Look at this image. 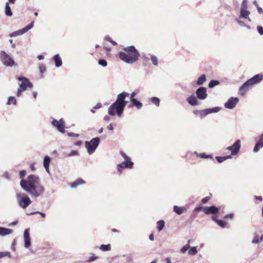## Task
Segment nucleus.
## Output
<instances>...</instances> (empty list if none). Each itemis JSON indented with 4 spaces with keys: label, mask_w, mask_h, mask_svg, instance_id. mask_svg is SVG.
Segmentation results:
<instances>
[{
    "label": "nucleus",
    "mask_w": 263,
    "mask_h": 263,
    "mask_svg": "<svg viewBox=\"0 0 263 263\" xmlns=\"http://www.w3.org/2000/svg\"><path fill=\"white\" fill-rule=\"evenodd\" d=\"M204 208H205V206H198L195 209L194 211H198V212L202 211L204 213Z\"/></svg>",
    "instance_id": "8fccbe9b"
},
{
    "label": "nucleus",
    "mask_w": 263,
    "mask_h": 263,
    "mask_svg": "<svg viewBox=\"0 0 263 263\" xmlns=\"http://www.w3.org/2000/svg\"><path fill=\"white\" fill-rule=\"evenodd\" d=\"M187 101L192 106H196L198 105V101L196 98L193 95L188 97Z\"/></svg>",
    "instance_id": "412c9836"
},
{
    "label": "nucleus",
    "mask_w": 263,
    "mask_h": 263,
    "mask_svg": "<svg viewBox=\"0 0 263 263\" xmlns=\"http://www.w3.org/2000/svg\"><path fill=\"white\" fill-rule=\"evenodd\" d=\"M190 246L189 245H186L183 246L180 250V251L182 253H185L187 249H189Z\"/></svg>",
    "instance_id": "49530a36"
},
{
    "label": "nucleus",
    "mask_w": 263,
    "mask_h": 263,
    "mask_svg": "<svg viewBox=\"0 0 263 263\" xmlns=\"http://www.w3.org/2000/svg\"><path fill=\"white\" fill-rule=\"evenodd\" d=\"M24 246L28 248L31 246V240L29 234V229H27L24 232Z\"/></svg>",
    "instance_id": "2eb2a0df"
},
{
    "label": "nucleus",
    "mask_w": 263,
    "mask_h": 263,
    "mask_svg": "<svg viewBox=\"0 0 263 263\" xmlns=\"http://www.w3.org/2000/svg\"><path fill=\"white\" fill-rule=\"evenodd\" d=\"M263 80V74H257L255 75L254 77L249 79L248 81L250 83L251 86L255 84H257Z\"/></svg>",
    "instance_id": "4468645a"
},
{
    "label": "nucleus",
    "mask_w": 263,
    "mask_h": 263,
    "mask_svg": "<svg viewBox=\"0 0 263 263\" xmlns=\"http://www.w3.org/2000/svg\"><path fill=\"white\" fill-rule=\"evenodd\" d=\"M196 94L198 99L202 100L205 99L208 96L206 88L204 87H199L196 90Z\"/></svg>",
    "instance_id": "ddd939ff"
},
{
    "label": "nucleus",
    "mask_w": 263,
    "mask_h": 263,
    "mask_svg": "<svg viewBox=\"0 0 263 263\" xmlns=\"http://www.w3.org/2000/svg\"><path fill=\"white\" fill-rule=\"evenodd\" d=\"M16 100L14 97H10L8 99L7 104H16Z\"/></svg>",
    "instance_id": "f704fd0d"
},
{
    "label": "nucleus",
    "mask_w": 263,
    "mask_h": 263,
    "mask_svg": "<svg viewBox=\"0 0 263 263\" xmlns=\"http://www.w3.org/2000/svg\"><path fill=\"white\" fill-rule=\"evenodd\" d=\"M252 242L253 243H258L259 242V239L258 236H255L254 239L252 240Z\"/></svg>",
    "instance_id": "3c124183"
},
{
    "label": "nucleus",
    "mask_w": 263,
    "mask_h": 263,
    "mask_svg": "<svg viewBox=\"0 0 263 263\" xmlns=\"http://www.w3.org/2000/svg\"><path fill=\"white\" fill-rule=\"evenodd\" d=\"M131 102L133 103V105L136 106L138 109H140L143 106L142 103L137 99L133 100Z\"/></svg>",
    "instance_id": "c85d7f7f"
},
{
    "label": "nucleus",
    "mask_w": 263,
    "mask_h": 263,
    "mask_svg": "<svg viewBox=\"0 0 263 263\" xmlns=\"http://www.w3.org/2000/svg\"><path fill=\"white\" fill-rule=\"evenodd\" d=\"M13 231L11 229L0 227V236H6L12 233Z\"/></svg>",
    "instance_id": "aec40b11"
},
{
    "label": "nucleus",
    "mask_w": 263,
    "mask_h": 263,
    "mask_svg": "<svg viewBox=\"0 0 263 263\" xmlns=\"http://www.w3.org/2000/svg\"><path fill=\"white\" fill-rule=\"evenodd\" d=\"M239 99L237 98L231 97L228 101L224 103L226 108L232 109L234 108L238 103Z\"/></svg>",
    "instance_id": "f8f14e48"
},
{
    "label": "nucleus",
    "mask_w": 263,
    "mask_h": 263,
    "mask_svg": "<svg viewBox=\"0 0 263 263\" xmlns=\"http://www.w3.org/2000/svg\"><path fill=\"white\" fill-rule=\"evenodd\" d=\"M53 60L57 67H60L62 64L61 58L59 54H56L53 57Z\"/></svg>",
    "instance_id": "b1692460"
},
{
    "label": "nucleus",
    "mask_w": 263,
    "mask_h": 263,
    "mask_svg": "<svg viewBox=\"0 0 263 263\" xmlns=\"http://www.w3.org/2000/svg\"><path fill=\"white\" fill-rule=\"evenodd\" d=\"M251 87V85L248 81H247L243 85L241 86L239 88V93L241 96H243L245 92L249 89V88Z\"/></svg>",
    "instance_id": "a211bd4d"
},
{
    "label": "nucleus",
    "mask_w": 263,
    "mask_h": 263,
    "mask_svg": "<svg viewBox=\"0 0 263 263\" xmlns=\"http://www.w3.org/2000/svg\"><path fill=\"white\" fill-rule=\"evenodd\" d=\"M151 101L155 104L157 106H159L160 105V100L157 97H152L150 99Z\"/></svg>",
    "instance_id": "2f4dec72"
},
{
    "label": "nucleus",
    "mask_w": 263,
    "mask_h": 263,
    "mask_svg": "<svg viewBox=\"0 0 263 263\" xmlns=\"http://www.w3.org/2000/svg\"><path fill=\"white\" fill-rule=\"evenodd\" d=\"M5 13L8 16H11L12 15V12L8 2H7L5 5Z\"/></svg>",
    "instance_id": "393cba45"
},
{
    "label": "nucleus",
    "mask_w": 263,
    "mask_h": 263,
    "mask_svg": "<svg viewBox=\"0 0 263 263\" xmlns=\"http://www.w3.org/2000/svg\"><path fill=\"white\" fill-rule=\"evenodd\" d=\"M33 26V22H32L31 24L27 25L26 27L24 28V30H25V33L27 32L29 30L31 29Z\"/></svg>",
    "instance_id": "c03bdc74"
},
{
    "label": "nucleus",
    "mask_w": 263,
    "mask_h": 263,
    "mask_svg": "<svg viewBox=\"0 0 263 263\" xmlns=\"http://www.w3.org/2000/svg\"><path fill=\"white\" fill-rule=\"evenodd\" d=\"M173 211L177 214L181 215L186 211V209L184 207H180L178 206L177 205H174L173 207Z\"/></svg>",
    "instance_id": "4be33fe9"
},
{
    "label": "nucleus",
    "mask_w": 263,
    "mask_h": 263,
    "mask_svg": "<svg viewBox=\"0 0 263 263\" xmlns=\"http://www.w3.org/2000/svg\"><path fill=\"white\" fill-rule=\"evenodd\" d=\"M0 60L6 67H12L17 66L13 59L5 51H0Z\"/></svg>",
    "instance_id": "20e7f679"
},
{
    "label": "nucleus",
    "mask_w": 263,
    "mask_h": 263,
    "mask_svg": "<svg viewBox=\"0 0 263 263\" xmlns=\"http://www.w3.org/2000/svg\"><path fill=\"white\" fill-rule=\"evenodd\" d=\"M241 147V142L240 140H237L235 142L230 146L227 148V150L230 151L232 155L237 154Z\"/></svg>",
    "instance_id": "9d476101"
},
{
    "label": "nucleus",
    "mask_w": 263,
    "mask_h": 263,
    "mask_svg": "<svg viewBox=\"0 0 263 263\" xmlns=\"http://www.w3.org/2000/svg\"><path fill=\"white\" fill-rule=\"evenodd\" d=\"M257 29L258 32L260 34V35H263V28L261 26H258L257 27Z\"/></svg>",
    "instance_id": "de8ad7c7"
},
{
    "label": "nucleus",
    "mask_w": 263,
    "mask_h": 263,
    "mask_svg": "<svg viewBox=\"0 0 263 263\" xmlns=\"http://www.w3.org/2000/svg\"><path fill=\"white\" fill-rule=\"evenodd\" d=\"M100 138L96 137L92 138L89 142H85V147L89 154L93 153L100 143Z\"/></svg>",
    "instance_id": "6e6552de"
},
{
    "label": "nucleus",
    "mask_w": 263,
    "mask_h": 263,
    "mask_svg": "<svg viewBox=\"0 0 263 263\" xmlns=\"http://www.w3.org/2000/svg\"><path fill=\"white\" fill-rule=\"evenodd\" d=\"M78 154L77 151H72L69 153L66 154V156L68 157L73 156Z\"/></svg>",
    "instance_id": "a18cd8bd"
},
{
    "label": "nucleus",
    "mask_w": 263,
    "mask_h": 263,
    "mask_svg": "<svg viewBox=\"0 0 263 263\" xmlns=\"http://www.w3.org/2000/svg\"><path fill=\"white\" fill-rule=\"evenodd\" d=\"M125 52L119 53V58L127 63H133L137 61L140 56L138 50L133 46L124 49Z\"/></svg>",
    "instance_id": "7ed1b4c3"
},
{
    "label": "nucleus",
    "mask_w": 263,
    "mask_h": 263,
    "mask_svg": "<svg viewBox=\"0 0 263 263\" xmlns=\"http://www.w3.org/2000/svg\"><path fill=\"white\" fill-rule=\"evenodd\" d=\"M85 181L82 179L79 178V179L76 180L73 182L71 183L70 184V186L72 188H75L79 185L85 184Z\"/></svg>",
    "instance_id": "5701e85b"
},
{
    "label": "nucleus",
    "mask_w": 263,
    "mask_h": 263,
    "mask_svg": "<svg viewBox=\"0 0 263 263\" xmlns=\"http://www.w3.org/2000/svg\"><path fill=\"white\" fill-rule=\"evenodd\" d=\"M20 185L25 191L35 198L39 197L44 191V187L40 183V178L34 175L28 176L26 180L22 179Z\"/></svg>",
    "instance_id": "f257e3e1"
},
{
    "label": "nucleus",
    "mask_w": 263,
    "mask_h": 263,
    "mask_svg": "<svg viewBox=\"0 0 263 263\" xmlns=\"http://www.w3.org/2000/svg\"><path fill=\"white\" fill-rule=\"evenodd\" d=\"M18 80L20 81H21V83L20 85V87L17 89L16 93L17 96L20 97L22 92L25 91L27 87L31 88L32 87L33 85L27 78L20 77L18 78Z\"/></svg>",
    "instance_id": "423d86ee"
},
{
    "label": "nucleus",
    "mask_w": 263,
    "mask_h": 263,
    "mask_svg": "<svg viewBox=\"0 0 263 263\" xmlns=\"http://www.w3.org/2000/svg\"><path fill=\"white\" fill-rule=\"evenodd\" d=\"M136 95V92H133L131 95H130V101H132L133 100L136 99L134 97Z\"/></svg>",
    "instance_id": "864d4df0"
},
{
    "label": "nucleus",
    "mask_w": 263,
    "mask_h": 263,
    "mask_svg": "<svg viewBox=\"0 0 263 263\" xmlns=\"http://www.w3.org/2000/svg\"><path fill=\"white\" fill-rule=\"evenodd\" d=\"M257 11H258V13H259L260 14H263V10L261 8H260L259 6H257Z\"/></svg>",
    "instance_id": "bf43d9fd"
},
{
    "label": "nucleus",
    "mask_w": 263,
    "mask_h": 263,
    "mask_svg": "<svg viewBox=\"0 0 263 263\" xmlns=\"http://www.w3.org/2000/svg\"><path fill=\"white\" fill-rule=\"evenodd\" d=\"M197 253V248L195 247H192L188 251V254L191 255H196Z\"/></svg>",
    "instance_id": "473e14b6"
},
{
    "label": "nucleus",
    "mask_w": 263,
    "mask_h": 263,
    "mask_svg": "<svg viewBox=\"0 0 263 263\" xmlns=\"http://www.w3.org/2000/svg\"><path fill=\"white\" fill-rule=\"evenodd\" d=\"M210 199L209 197H205L202 199V203L204 204L206 203Z\"/></svg>",
    "instance_id": "6e6d98bb"
},
{
    "label": "nucleus",
    "mask_w": 263,
    "mask_h": 263,
    "mask_svg": "<svg viewBox=\"0 0 263 263\" xmlns=\"http://www.w3.org/2000/svg\"><path fill=\"white\" fill-rule=\"evenodd\" d=\"M233 216L234 215L233 214H229L225 215L224 218L225 219H228V218L232 219L233 217Z\"/></svg>",
    "instance_id": "13d9d810"
},
{
    "label": "nucleus",
    "mask_w": 263,
    "mask_h": 263,
    "mask_svg": "<svg viewBox=\"0 0 263 263\" xmlns=\"http://www.w3.org/2000/svg\"><path fill=\"white\" fill-rule=\"evenodd\" d=\"M97 258V257H95V256H91L89 259V261H93L95 260L96 258Z\"/></svg>",
    "instance_id": "0e129e2a"
},
{
    "label": "nucleus",
    "mask_w": 263,
    "mask_h": 263,
    "mask_svg": "<svg viewBox=\"0 0 263 263\" xmlns=\"http://www.w3.org/2000/svg\"><path fill=\"white\" fill-rule=\"evenodd\" d=\"M128 93L125 91L119 94L117 100L108 108V114L110 116H115L116 114L120 117L122 114L127 102L125 100Z\"/></svg>",
    "instance_id": "f03ea898"
},
{
    "label": "nucleus",
    "mask_w": 263,
    "mask_h": 263,
    "mask_svg": "<svg viewBox=\"0 0 263 263\" xmlns=\"http://www.w3.org/2000/svg\"><path fill=\"white\" fill-rule=\"evenodd\" d=\"M255 199L256 200H259L260 201H261L262 200V198L261 197V196H255Z\"/></svg>",
    "instance_id": "69168bd1"
},
{
    "label": "nucleus",
    "mask_w": 263,
    "mask_h": 263,
    "mask_svg": "<svg viewBox=\"0 0 263 263\" xmlns=\"http://www.w3.org/2000/svg\"><path fill=\"white\" fill-rule=\"evenodd\" d=\"M220 109L221 107H215L212 108H207L201 110H194L193 112L195 115L199 116L200 118H203L209 114L217 112L220 111Z\"/></svg>",
    "instance_id": "1a4fd4ad"
},
{
    "label": "nucleus",
    "mask_w": 263,
    "mask_h": 263,
    "mask_svg": "<svg viewBox=\"0 0 263 263\" xmlns=\"http://www.w3.org/2000/svg\"><path fill=\"white\" fill-rule=\"evenodd\" d=\"M98 63L99 65H101L103 67H105L107 65V61L104 59H100L99 60Z\"/></svg>",
    "instance_id": "4c0bfd02"
},
{
    "label": "nucleus",
    "mask_w": 263,
    "mask_h": 263,
    "mask_svg": "<svg viewBox=\"0 0 263 263\" xmlns=\"http://www.w3.org/2000/svg\"><path fill=\"white\" fill-rule=\"evenodd\" d=\"M248 8V1L247 0H243L241 5L240 10H247Z\"/></svg>",
    "instance_id": "e433bc0d"
},
{
    "label": "nucleus",
    "mask_w": 263,
    "mask_h": 263,
    "mask_svg": "<svg viewBox=\"0 0 263 263\" xmlns=\"http://www.w3.org/2000/svg\"><path fill=\"white\" fill-rule=\"evenodd\" d=\"M165 225V222L161 220L157 222V229L159 231H161L164 228Z\"/></svg>",
    "instance_id": "c756f323"
},
{
    "label": "nucleus",
    "mask_w": 263,
    "mask_h": 263,
    "mask_svg": "<svg viewBox=\"0 0 263 263\" xmlns=\"http://www.w3.org/2000/svg\"><path fill=\"white\" fill-rule=\"evenodd\" d=\"M105 40L107 41H109L113 45H117V43L115 42V41H114L111 40V39L109 37V36H107L105 37Z\"/></svg>",
    "instance_id": "09e8293b"
},
{
    "label": "nucleus",
    "mask_w": 263,
    "mask_h": 263,
    "mask_svg": "<svg viewBox=\"0 0 263 263\" xmlns=\"http://www.w3.org/2000/svg\"><path fill=\"white\" fill-rule=\"evenodd\" d=\"M250 12L248 10H240L239 18H245L248 20L249 22H251V20L249 17Z\"/></svg>",
    "instance_id": "6ab92c4d"
},
{
    "label": "nucleus",
    "mask_w": 263,
    "mask_h": 263,
    "mask_svg": "<svg viewBox=\"0 0 263 263\" xmlns=\"http://www.w3.org/2000/svg\"><path fill=\"white\" fill-rule=\"evenodd\" d=\"M68 136L69 137H78L79 136V134H74L73 133H68Z\"/></svg>",
    "instance_id": "603ef678"
},
{
    "label": "nucleus",
    "mask_w": 263,
    "mask_h": 263,
    "mask_svg": "<svg viewBox=\"0 0 263 263\" xmlns=\"http://www.w3.org/2000/svg\"><path fill=\"white\" fill-rule=\"evenodd\" d=\"M149 239L152 240V241H153L154 239V235L153 234H151L149 236Z\"/></svg>",
    "instance_id": "774afa93"
},
{
    "label": "nucleus",
    "mask_w": 263,
    "mask_h": 263,
    "mask_svg": "<svg viewBox=\"0 0 263 263\" xmlns=\"http://www.w3.org/2000/svg\"><path fill=\"white\" fill-rule=\"evenodd\" d=\"M231 158H232V157L231 156H223V157H221V156L216 157V159L219 163H221L223 161L226 160L227 159H231Z\"/></svg>",
    "instance_id": "cd10ccee"
},
{
    "label": "nucleus",
    "mask_w": 263,
    "mask_h": 263,
    "mask_svg": "<svg viewBox=\"0 0 263 263\" xmlns=\"http://www.w3.org/2000/svg\"><path fill=\"white\" fill-rule=\"evenodd\" d=\"M40 70L41 73L44 72L46 70V67L44 65H41L40 66Z\"/></svg>",
    "instance_id": "4d7b16f0"
},
{
    "label": "nucleus",
    "mask_w": 263,
    "mask_h": 263,
    "mask_svg": "<svg viewBox=\"0 0 263 263\" xmlns=\"http://www.w3.org/2000/svg\"><path fill=\"white\" fill-rule=\"evenodd\" d=\"M237 22L241 27H247L248 29H250V27L249 26H248V25H246V24L243 21L240 20V19L237 20Z\"/></svg>",
    "instance_id": "ea45409f"
},
{
    "label": "nucleus",
    "mask_w": 263,
    "mask_h": 263,
    "mask_svg": "<svg viewBox=\"0 0 263 263\" xmlns=\"http://www.w3.org/2000/svg\"><path fill=\"white\" fill-rule=\"evenodd\" d=\"M199 157L201 158H204V159L210 158H212V155H206L204 153H202L199 155Z\"/></svg>",
    "instance_id": "79ce46f5"
},
{
    "label": "nucleus",
    "mask_w": 263,
    "mask_h": 263,
    "mask_svg": "<svg viewBox=\"0 0 263 263\" xmlns=\"http://www.w3.org/2000/svg\"><path fill=\"white\" fill-rule=\"evenodd\" d=\"M50 162V158L48 156H45L44 158L43 164L44 167H47V166H49V163Z\"/></svg>",
    "instance_id": "7c9ffc66"
},
{
    "label": "nucleus",
    "mask_w": 263,
    "mask_h": 263,
    "mask_svg": "<svg viewBox=\"0 0 263 263\" xmlns=\"http://www.w3.org/2000/svg\"><path fill=\"white\" fill-rule=\"evenodd\" d=\"M216 223L222 228L226 227V224L221 220H216Z\"/></svg>",
    "instance_id": "37998d69"
},
{
    "label": "nucleus",
    "mask_w": 263,
    "mask_h": 263,
    "mask_svg": "<svg viewBox=\"0 0 263 263\" xmlns=\"http://www.w3.org/2000/svg\"><path fill=\"white\" fill-rule=\"evenodd\" d=\"M219 81L216 80H211L210 83H209V87L210 88H213L216 85H218L219 84Z\"/></svg>",
    "instance_id": "c9c22d12"
},
{
    "label": "nucleus",
    "mask_w": 263,
    "mask_h": 263,
    "mask_svg": "<svg viewBox=\"0 0 263 263\" xmlns=\"http://www.w3.org/2000/svg\"><path fill=\"white\" fill-rule=\"evenodd\" d=\"M25 33V30L23 28V29L18 30L17 31L13 32L12 33H11L10 34V36L11 37H15V36H17L18 35H22V34H24Z\"/></svg>",
    "instance_id": "a878e982"
},
{
    "label": "nucleus",
    "mask_w": 263,
    "mask_h": 263,
    "mask_svg": "<svg viewBox=\"0 0 263 263\" xmlns=\"http://www.w3.org/2000/svg\"><path fill=\"white\" fill-rule=\"evenodd\" d=\"M100 250L103 251H109L111 249L110 246L108 245H102L100 247Z\"/></svg>",
    "instance_id": "72a5a7b5"
},
{
    "label": "nucleus",
    "mask_w": 263,
    "mask_h": 263,
    "mask_svg": "<svg viewBox=\"0 0 263 263\" xmlns=\"http://www.w3.org/2000/svg\"><path fill=\"white\" fill-rule=\"evenodd\" d=\"M4 256H8L9 257H10V256H11L10 253L9 252H0V257L2 258V257H3Z\"/></svg>",
    "instance_id": "a19ab883"
},
{
    "label": "nucleus",
    "mask_w": 263,
    "mask_h": 263,
    "mask_svg": "<svg viewBox=\"0 0 263 263\" xmlns=\"http://www.w3.org/2000/svg\"><path fill=\"white\" fill-rule=\"evenodd\" d=\"M110 118L108 116H105L104 118V120L106 121L110 120Z\"/></svg>",
    "instance_id": "338daca9"
},
{
    "label": "nucleus",
    "mask_w": 263,
    "mask_h": 263,
    "mask_svg": "<svg viewBox=\"0 0 263 263\" xmlns=\"http://www.w3.org/2000/svg\"><path fill=\"white\" fill-rule=\"evenodd\" d=\"M102 107V104L100 103L96 104L94 108L95 109H99Z\"/></svg>",
    "instance_id": "052dcab7"
},
{
    "label": "nucleus",
    "mask_w": 263,
    "mask_h": 263,
    "mask_svg": "<svg viewBox=\"0 0 263 263\" xmlns=\"http://www.w3.org/2000/svg\"><path fill=\"white\" fill-rule=\"evenodd\" d=\"M52 124L56 127L60 132L62 133L65 132V122L63 119H61L59 121L53 119L52 121Z\"/></svg>",
    "instance_id": "9b49d317"
},
{
    "label": "nucleus",
    "mask_w": 263,
    "mask_h": 263,
    "mask_svg": "<svg viewBox=\"0 0 263 263\" xmlns=\"http://www.w3.org/2000/svg\"><path fill=\"white\" fill-rule=\"evenodd\" d=\"M219 212V209L216 206H205L204 213L206 215L216 214Z\"/></svg>",
    "instance_id": "dca6fc26"
},
{
    "label": "nucleus",
    "mask_w": 263,
    "mask_h": 263,
    "mask_svg": "<svg viewBox=\"0 0 263 263\" xmlns=\"http://www.w3.org/2000/svg\"><path fill=\"white\" fill-rule=\"evenodd\" d=\"M16 199L18 204L23 209H26L32 202L30 199L24 193H17Z\"/></svg>",
    "instance_id": "39448f33"
},
{
    "label": "nucleus",
    "mask_w": 263,
    "mask_h": 263,
    "mask_svg": "<svg viewBox=\"0 0 263 263\" xmlns=\"http://www.w3.org/2000/svg\"><path fill=\"white\" fill-rule=\"evenodd\" d=\"M82 144V142L81 141H78L74 143V145L76 146H80Z\"/></svg>",
    "instance_id": "680f3d73"
},
{
    "label": "nucleus",
    "mask_w": 263,
    "mask_h": 263,
    "mask_svg": "<svg viewBox=\"0 0 263 263\" xmlns=\"http://www.w3.org/2000/svg\"><path fill=\"white\" fill-rule=\"evenodd\" d=\"M26 174V172L25 170L20 171V175L21 178H23Z\"/></svg>",
    "instance_id": "5fc2aeb1"
},
{
    "label": "nucleus",
    "mask_w": 263,
    "mask_h": 263,
    "mask_svg": "<svg viewBox=\"0 0 263 263\" xmlns=\"http://www.w3.org/2000/svg\"><path fill=\"white\" fill-rule=\"evenodd\" d=\"M151 60L154 65L157 66L158 65V59L156 56L152 55L151 56Z\"/></svg>",
    "instance_id": "58836bf2"
},
{
    "label": "nucleus",
    "mask_w": 263,
    "mask_h": 263,
    "mask_svg": "<svg viewBox=\"0 0 263 263\" xmlns=\"http://www.w3.org/2000/svg\"><path fill=\"white\" fill-rule=\"evenodd\" d=\"M206 81V76L205 74L201 75L198 79L196 83L198 85H201Z\"/></svg>",
    "instance_id": "bb28decb"
},
{
    "label": "nucleus",
    "mask_w": 263,
    "mask_h": 263,
    "mask_svg": "<svg viewBox=\"0 0 263 263\" xmlns=\"http://www.w3.org/2000/svg\"><path fill=\"white\" fill-rule=\"evenodd\" d=\"M120 154L124 158V161L117 165L118 171L120 173L122 172V170L123 168H131L134 164L133 162L130 161V158L124 152L121 151Z\"/></svg>",
    "instance_id": "0eeeda50"
},
{
    "label": "nucleus",
    "mask_w": 263,
    "mask_h": 263,
    "mask_svg": "<svg viewBox=\"0 0 263 263\" xmlns=\"http://www.w3.org/2000/svg\"><path fill=\"white\" fill-rule=\"evenodd\" d=\"M263 147V133L261 134L259 139L256 143V144L253 148V152L256 153Z\"/></svg>",
    "instance_id": "f3484780"
},
{
    "label": "nucleus",
    "mask_w": 263,
    "mask_h": 263,
    "mask_svg": "<svg viewBox=\"0 0 263 263\" xmlns=\"http://www.w3.org/2000/svg\"><path fill=\"white\" fill-rule=\"evenodd\" d=\"M107 129L110 130H113V126L111 123L109 124V125L107 126Z\"/></svg>",
    "instance_id": "e2e57ef3"
}]
</instances>
